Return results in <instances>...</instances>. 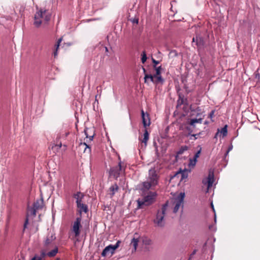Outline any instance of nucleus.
Returning a JSON list of instances; mask_svg holds the SVG:
<instances>
[{
    "label": "nucleus",
    "mask_w": 260,
    "mask_h": 260,
    "mask_svg": "<svg viewBox=\"0 0 260 260\" xmlns=\"http://www.w3.org/2000/svg\"><path fill=\"white\" fill-rule=\"evenodd\" d=\"M50 17L51 15L48 11L46 10H40L35 15L34 25L39 27L43 22L47 23L49 21Z\"/></svg>",
    "instance_id": "obj_1"
},
{
    "label": "nucleus",
    "mask_w": 260,
    "mask_h": 260,
    "mask_svg": "<svg viewBox=\"0 0 260 260\" xmlns=\"http://www.w3.org/2000/svg\"><path fill=\"white\" fill-rule=\"evenodd\" d=\"M157 193L156 192L149 191L143 199L137 200L138 208L142 209L144 206H148L151 205L155 202Z\"/></svg>",
    "instance_id": "obj_2"
},
{
    "label": "nucleus",
    "mask_w": 260,
    "mask_h": 260,
    "mask_svg": "<svg viewBox=\"0 0 260 260\" xmlns=\"http://www.w3.org/2000/svg\"><path fill=\"white\" fill-rule=\"evenodd\" d=\"M126 166L120 160L117 165L112 167L109 171L110 176L117 179L120 176L124 175Z\"/></svg>",
    "instance_id": "obj_3"
},
{
    "label": "nucleus",
    "mask_w": 260,
    "mask_h": 260,
    "mask_svg": "<svg viewBox=\"0 0 260 260\" xmlns=\"http://www.w3.org/2000/svg\"><path fill=\"white\" fill-rule=\"evenodd\" d=\"M168 207V203H166L162 206L160 210H158L154 223L157 226L162 227L165 225L164 217Z\"/></svg>",
    "instance_id": "obj_4"
},
{
    "label": "nucleus",
    "mask_w": 260,
    "mask_h": 260,
    "mask_svg": "<svg viewBox=\"0 0 260 260\" xmlns=\"http://www.w3.org/2000/svg\"><path fill=\"white\" fill-rule=\"evenodd\" d=\"M185 197V193L184 192H180L179 195L175 198L173 201V212L177 213L179 209L183 207V201Z\"/></svg>",
    "instance_id": "obj_5"
},
{
    "label": "nucleus",
    "mask_w": 260,
    "mask_h": 260,
    "mask_svg": "<svg viewBox=\"0 0 260 260\" xmlns=\"http://www.w3.org/2000/svg\"><path fill=\"white\" fill-rule=\"evenodd\" d=\"M120 243V241L118 240L115 245H113L111 244L106 246L102 252V256L105 257L109 254H110L111 255L113 254L115 250L119 247Z\"/></svg>",
    "instance_id": "obj_6"
},
{
    "label": "nucleus",
    "mask_w": 260,
    "mask_h": 260,
    "mask_svg": "<svg viewBox=\"0 0 260 260\" xmlns=\"http://www.w3.org/2000/svg\"><path fill=\"white\" fill-rule=\"evenodd\" d=\"M81 216L76 218L75 221L73 222L72 225V232L74 233L75 237H78L80 234V228L82 225L81 224Z\"/></svg>",
    "instance_id": "obj_7"
},
{
    "label": "nucleus",
    "mask_w": 260,
    "mask_h": 260,
    "mask_svg": "<svg viewBox=\"0 0 260 260\" xmlns=\"http://www.w3.org/2000/svg\"><path fill=\"white\" fill-rule=\"evenodd\" d=\"M158 178L154 170H150L147 181L155 187L158 184Z\"/></svg>",
    "instance_id": "obj_8"
},
{
    "label": "nucleus",
    "mask_w": 260,
    "mask_h": 260,
    "mask_svg": "<svg viewBox=\"0 0 260 260\" xmlns=\"http://www.w3.org/2000/svg\"><path fill=\"white\" fill-rule=\"evenodd\" d=\"M214 175L213 173H210L208 175V176L204 178L202 180V183L204 185H207V189L206 192L208 191L209 189L212 187L213 182H214Z\"/></svg>",
    "instance_id": "obj_9"
},
{
    "label": "nucleus",
    "mask_w": 260,
    "mask_h": 260,
    "mask_svg": "<svg viewBox=\"0 0 260 260\" xmlns=\"http://www.w3.org/2000/svg\"><path fill=\"white\" fill-rule=\"evenodd\" d=\"M141 115L144 126L145 128L149 126L151 123L149 114L147 113H145L143 110H141Z\"/></svg>",
    "instance_id": "obj_10"
},
{
    "label": "nucleus",
    "mask_w": 260,
    "mask_h": 260,
    "mask_svg": "<svg viewBox=\"0 0 260 260\" xmlns=\"http://www.w3.org/2000/svg\"><path fill=\"white\" fill-rule=\"evenodd\" d=\"M227 125H225L223 127L221 128V129H218L217 132L216 133L214 138L217 139L219 135L220 137L221 136L222 138H223L227 135Z\"/></svg>",
    "instance_id": "obj_11"
},
{
    "label": "nucleus",
    "mask_w": 260,
    "mask_h": 260,
    "mask_svg": "<svg viewBox=\"0 0 260 260\" xmlns=\"http://www.w3.org/2000/svg\"><path fill=\"white\" fill-rule=\"evenodd\" d=\"M175 177H180V181H182L184 179H186L187 178L188 172L186 170H184L183 171H179L175 174Z\"/></svg>",
    "instance_id": "obj_12"
},
{
    "label": "nucleus",
    "mask_w": 260,
    "mask_h": 260,
    "mask_svg": "<svg viewBox=\"0 0 260 260\" xmlns=\"http://www.w3.org/2000/svg\"><path fill=\"white\" fill-rule=\"evenodd\" d=\"M192 43L198 47H201L204 45L203 39L198 36H196V38H193Z\"/></svg>",
    "instance_id": "obj_13"
},
{
    "label": "nucleus",
    "mask_w": 260,
    "mask_h": 260,
    "mask_svg": "<svg viewBox=\"0 0 260 260\" xmlns=\"http://www.w3.org/2000/svg\"><path fill=\"white\" fill-rule=\"evenodd\" d=\"M202 150V148L200 147V149L194 154L192 159H190L189 165L194 166L197 161V159L199 157Z\"/></svg>",
    "instance_id": "obj_14"
},
{
    "label": "nucleus",
    "mask_w": 260,
    "mask_h": 260,
    "mask_svg": "<svg viewBox=\"0 0 260 260\" xmlns=\"http://www.w3.org/2000/svg\"><path fill=\"white\" fill-rule=\"evenodd\" d=\"M84 197V194L80 192H78L77 193L75 194L74 198L76 200L77 206L78 205H81L82 204V199Z\"/></svg>",
    "instance_id": "obj_15"
},
{
    "label": "nucleus",
    "mask_w": 260,
    "mask_h": 260,
    "mask_svg": "<svg viewBox=\"0 0 260 260\" xmlns=\"http://www.w3.org/2000/svg\"><path fill=\"white\" fill-rule=\"evenodd\" d=\"M33 206L38 210L42 209L43 207V200L42 199L37 200L34 202Z\"/></svg>",
    "instance_id": "obj_16"
},
{
    "label": "nucleus",
    "mask_w": 260,
    "mask_h": 260,
    "mask_svg": "<svg viewBox=\"0 0 260 260\" xmlns=\"http://www.w3.org/2000/svg\"><path fill=\"white\" fill-rule=\"evenodd\" d=\"M154 186L152 185L150 183H149L148 181H146L143 183V187L142 188V190H148L150 188H152Z\"/></svg>",
    "instance_id": "obj_17"
},
{
    "label": "nucleus",
    "mask_w": 260,
    "mask_h": 260,
    "mask_svg": "<svg viewBox=\"0 0 260 260\" xmlns=\"http://www.w3.org/2000/svg\"><path fill=\"white\" fill-rule=\"evenodd\" d=\"M56 239V237L55 236L54 234H53L52 233L51 234V235H49L48 237H47L46 240H45V245H48L50 244L52 242L55 240Z\"/></svg>",
    "instance_id": "obj_18"
},
{
    "label": "nucleus",
    "mask_w": 260,
    "mask_h": 260,
    "mask_svg": "<svg viewBox=\"0 0 260 260\" xmlns=\"http://www.w3.org/2000/svg\"><path fill=\"white\" fill-rule=\"evenodd\" d=\"M149 139V133L148 132V131L147 129H145L144 133L143 135V139L140 140L142 143H144L145 146H146L147 145V141Z\"/></svg>",
    "instance_id": "obj_19"
},
{
    "label": "nucleus",
    "mask_w": 260,
    "mask_h": 260,
    "mask_svg": "<svg viewBox=\"0 0 260 260\" xmlns=\"http://www.w3.org/2000/svg\"><path fill=\"white\" fill-rule=\"evenodd\" d=\"M138 242L139 240L138 238L134 237L133 239L132 240L131 244L134 247V249L132 250L133 252H136L137 248Z\"/></svg>",
    "instance_id": "obj_20"
},
{
    "label": "nucleus",
    "mask_w": 260,
    "mask_h": 260,
    "mask_svg": "<svg viewBox=\"0 0 260 260\" xmlns=\"http://www.w3.org/2000/svg\"><path fill=\"white\" fill-rule=\"evenodd\" d=\"M77 207L79 209V212L80 214H81L82 212L87 213L88 211L87 206L83 203L81 204V205H78Z\"/></svg>",
    "instance_id": "obj_21"
},
{
    "label": "nucleus",
    "mask_w": 260,
    "mask_h": 260,
    "mask_svg": "<svg viewBox=\"0 0 260 260\" xmlns=\"http://www.w3.org/2000/svg\"><path fill=\"white\" fill-rule=\"evenodd\" d=\"M154 75H152L151 74H145L144 77V80L145 83H148V80L154 83Z\"/></svg>",
    "instance_id": "obj_22"
},
{
    "label": "nucleus",
    "mask_w": 260,
    "mask_h": 260,
    "mask_svg": "<svg viewBox=\"0 0 260 260\" xmlns=\"http://www.w3.org/2000/svg\"><path fill=\"white\" fill-rule=\"evenodd\" d=\"M203 118H193L190 119L189 121V124L191 126H194V124L196 123H202Z\"/></svg>",
    "instance_id": "obj_23"
},
{
    "label": "nucleus",
    "mask_w": 260,
    "mask_h": 260,
    "mask_svg": "<svg viewBox=\"0 0 260 260\" xmlns=\"http://www.w3.org/2000/svg\"><path fill=\"white\" fill-rule=\"evenodd\" d=\"M58 247L55 246V247L53 250L47 253L46 255L50 257H53L56 255L58 252Z\"/></svg>",
    "instance_id": "obj_24"
},
{
    "label": "nucleus",
    "mask_w": 260,
    "mask_h": 260,
    "mask_svg": "<svg viewBox=\"0 0 260 260\" xmlns=\"http://www.w3.org/2000/svg\"><path fill=\"white\" fill-rule=\"evenodd\" d=\"M62 41V38H60L58 40L56 44H55V50L53 52V55H54V57H55L56 56H57V51H58V49L59 48V46L60 45V43Z\"/></svg>",
    "instance_id": "obj_25"
},
{
    "label": "nucleus",
    "mask_w": 260,
    "mask_h": 260,
    "mask_svg": "<svg viewBox=\"0 0 260 260\" xmlns=\"http://www.w3.org/2000/svg\"><path fill=\"white\" fill-rule=\"evenodd\" d=\"M154 83H163L164 82V79H162V77L161 75H158V76H156V75H154Z\"/></svg>",
    "instance_id": "obj_26"
},
{
    "label": "nucleus",
    "mask_w": 260,
    "mask_h": 260,
    "mask_svg": "<svg viewBox=\"0 0 260 260\" xmlns=\"http://www.w3.org/2000/svg\"><path fill=\"white\" fill-rule=\"evenodd\" d=\"M118 188H119V187H118V185H117V184H115L110 187V191H111L112 192V196L115 194V192L116 191H118Z\"/></svg>",
    "instance_id": "obj_27"
},
{
    "label": "nucleus",
    "mask_w": 260,
    "mask_h": 260,
    "mask_svg": "<svg viewBox=\"0 0 260 260\" xmlns=\"http://www.w3.org/2000/svg\"><path fill=\"white\" fill-rule=\"evenodd\" d=\"M38 209H36V208H35L33 206L32 208H30V209H29L28 211H29V214L33 215L34 216H35L36 215V211Z\"/></svg>",
    "instance_id": "obj_28"
},
{
    "label": "nucleus",
    "mask_w": 260,
    "mask_h": 260,
    "mask_svg": "<svg viewBox=\"0 0 260 260\" xmlns=\"http://www.w3.org/2000/svg\"><path fill=\"white\" fill-rule=\"evenodd\" d=\"M147 55L145 51H143L142 53L141 61L143 63H144L147 60Z\"/></svg>",
    "instance_id": "obj_29"
},
{
    "label": "nucleus",
    "mask_w": 260,
    "mask_h": 260,
    "mask_svg": "<svg viewBox=\"0 0 260 260\" xmlns=\"http://www.w3.org/2000/svg\"><path fill=\"white\" fill-rule=\"evenodd\" d=\"M143 243L145 245H150L151 243V241L150 239H149L147 238H145L143 240Z\"/></svg>",
    "instance_id": "obj_30"
},
{
    "label": "nucleus",
    "mask_w": 260,
    "mask_h": 260,
    "mask_svg": "<svg viewBox=\"0 0 260 260\" xmlns=\"http://www.w3.org/2000/svg\"><path fill=\"white\" fill-rule=\"evenodd\" d=\"M161 67L155 68V74L154 75L158 76L160 75Z\"/></svg>",
    "instance_id": "obj_31"
},
{
    "label": "nucleus",
    "mask_w": 260,
    "mask_h": 260,
    "mask_svg": "<svg viewBox=\"0 0 260 260\" xmlns=\"http://www.w3.org/2000/svg\"><path fill=\"white\" fill-rule=\"evenodd\" d=\"M178 105H181L184 104V99L181 98L180 96L177 101Z\"/></svg>",
    "instance_id": "obj_32"
},
{
    "label": "nucleus",
    "mask_w": 260,
    "mask_h": 260,
    "mask_svg": "<svg viewBox=\"0 0 260 260\" xmlns=\"http://www.w3.org/2000/svg\"><path fill=\"white\" fill-rule=\"evenodd\" d=\"M83 145L85 146L84 151H86L87 149L88 150L89 152H91V148L89 146L86 144V143H84L82 144Z\"/></svg>",
    "instance_id": "obj_33"
},
{
    "label": "nucleus",
    "mask_w": 260,
    "mask_h": 260,
    "mask_svg": "<svg viewBox=\"0 0 260 260\" xmlns=\"http://www.w3.org/2000/svg\"><path fill=\"white\" fill-rule=\"evenodd\" d=\"M194 111L197 112V116H199L201 113V109L200 108V107H197Z\"/></svg>",
    "instance_id": "obj_34"
},
{
    "label": "nucleus",
    "mask_w": 260,
    "mask_h": 260,
    "mask_svg": "<svg viewBox=\"0 0 260 260\" xmlns=\"http://www.w3.org/2000/svg\"><path fill=\"white\" fill-rule=\"evenodd\" d=\"M31 260H42V258L40 256H34L33 258H32L31 259ZM55 260H59V259L58 258H57Z\"/></svg>",
    "instance_id": "obj_35"
},
{
    "label": "nucleus",
    "mask_w": 260,
    "mask_h": 260,
    "mask_svg": "<svg viewBox=\"0 0 260 260\" xmlns=\"http://www.w3.org/2000/svg\"><path fill=\"white\" fill-rule=\"evenodd\" d=\"M232 148H233V146L232 145L229 147L228 149L227 150V151L225 154V156L228 155L229 152L232 150Z\"/></svg>",
    "instance_id": "obj_36"
},
{
    "label": "nucleus",
    "mask_w": 260,
    "mask_h": 260,
    "mask_svg": "<svg viewBox=\"0 0 260 260\" xmlns=\"http://www.w3.org/2000/svg\"><path fill=\"white\" fill-rule=\"evenodd\" d=\"M69 132H65L64 134H62L60 137L66 138L69 134Z\"/></svg>",
    "instance_id": "obj_37"
},
{
    "label": "nucleus",
    "mask_w": 260,
    "mask_h": 260,
    "mask_svg": "<svg viewBox=\"0 0 260 260\" xmlns=\"http://www.w3.org/2000/svg\"><path fill=\"white\" fill-rule=\"evenodd\" d=\"M61 146H62V144L61 143H60L59 144H56L54 145V146H53L52 147V149H53V148H57V149H59L61 147Z\"/></svg>",
    "instance_id": "obj_38"
},
{
    "label": "nucleus",
    "mask_w": 260,
    "mask_h": 260,
    "mask_svg": "<svg viewBox=\"0 0 260 260\" xmlns=\"http://www.w3.org/2000/svg\"><path fill=\"white\" fill-rule=\"evenodd\" d=\"M214 112H215V111L214 110H212L209 114V117L210 118H212V117H213L214 115Z\"/></svg>",
    "instance_id": "obj_39"
},
{
    "label": "nucleus",
    "mask_w": 260,
    "mask_h": 260,
    "mask_svg": "<svg viewBox=\"0 0 260 260\" xmlns=\"http://www.w3.org/2000/svg\"><path fill=\"white\" fill-rule=\"evenodd\" d=\"M196 252H197V250L194 249L192 252L191 253V254L190 255V256H189V259H190L192 256L196 253Z\"/></svg>",
    "instance_id": "obj_40"
},
{
    "label": "nucleus",
    "mask_w": 260,
    "mask_h": 260,
    "mask_svg": "<svg viewBox=\"0 0 260 260\" xmlns=\"http://www.w3.org/2000/svg\"><path fill=\"white\" fill-rule=\"evenodd\" d=\"M28 219L27 218L24 222V229L26 228V225L28 224Z\"/></svg>",
    "instance_id": "obj_41"
},
{
    "label": "nucleus",
    "mask_w": 260,
    "mask_h": 260,
    "mask_svg": "<svg viewBox=\"0 0 260 260\" xmlns=\"http://www.w3.org/2000/svg\"><path fill=\"white\" fill-rule=\"evenodd\" d=\"M200 134V133L197 134L192 135L191 136L194 137V139H197L198 138V136Z\"/></svg>",
    "instance_id": "obj_42"
},
{
    "label": "nucleus",
    "mask_w": 260,
    "mask_h": 260,
    "mask_svg": "<svg viewBox=\"0 0 260 260\" xmlns=\"http://www.w3.org/2000/svg\"><path fill=\"white\" fill-rule=\"evenodd\" d=\"M211 207L212 208V210H213V212L215 213V209H214V206H213V205L212 203H211Z\"/></svg>",
    "instance_id": "obj_43"
},
{
    "label": "nucleus",
    "mask_w": 260,
    "mask_h": 260,
    "mask_svg": "<svg viewBox=\"0 0 260 260\" xmlns=\"http://www.w3.org/2000/svg\"><path fill=\"white\" fill-rule=\"evenodd\" d=\"M153 62L155 64H157L158 63V61L154 60V59H153Z\"/></svg>",
    "instance_id": "obj_44"
},
{
    "label": "nucleus",
    "mask_w": 260,
    "mask_h": 260,
    "mask_svg": "<svg viewBox=\"0 0 260 260\" xmlns=\"http://www.w3.org/2000/svg\"><path fill=\"white\" fill-rule=\"evenodd\" d=\"M209 228L210 230H213V229L214 228V225H210Z\"/></svg>",
    "instance_id": "obj_45"
},
{
    "label": "nucleus",
    "mask_w": 260,
    "mask_h": 260,
    "mask_svg": "<svg viewBox=\"0 0 260 260\" xmlns=\"http://www.w3.org/2000/svg\"><path fill=\"white\" fill-rule=\"evenodd\" d=\"M93 136H89V140H90V141H91V140H92V139H93Z\"/></svg>",
    "instance_id": "obj_46"
},
{
    "label": "nucleus",
    "mask_w": 260,
    "mask_h": 260,
    "mask_svg": "<svg viewBox=\"0 0 260 260\" xmlns=\"http://www.w3.org/2000/svg\"><path fill=\"white\" fill-rule=\"evenodd\" d=\"M214 221H215V222L216 221V215L215 214L214 215Z\"/></svg>",
    "instance_id": "obj_47"
},
{
    "label": "nucleus",
    "mask_w": 260,
    "mask_h": 260,
    "mask_svg": "<svg viewBox=\"0 0 260 260\" xmlns=\"http://www.w3.org/2000/svg\"><path fill=\"white\" fill-rule=\"evenodd\" d=\"M143 70L144 72L145 73V72H146V70H145V69L143 68Z\"/></svg>",
    "instance_id": "obj_48"
},
{
    "label": "nucleus",
    "mask_w": 260,
    "mask_h": 260,
    "mask_svg": "<svg viewBox=\"0 0 260 260\" xmlns=\"http://www.w3.org/2000/svg\"><path fill=\"white\" fill-rule=\"evenodd\" d=\"M105 49L106 51H108V48L107 47H105Z\"/></svg>",
    "instance_id": "obj_49"
},
{
    "label": "nucleus",
    "mask_w": 260,
    "mask_h": 260,
    "mask_svg": "<svg viewBox=\"0 0 260 260\" xmlns=\"http://www.w3.org/2000/svg\"><path fill=\"white\" fill-rule=\"evenodd\" d=\"M135 22L138 23V20H137L136 21H135Z\"/></svg>",
    "instance_id": "obj_50"
},
{
    "label": "nucleus",
    "mask_w": 260,
    "mask_h": 260,
    "mask_svg": "<svg viewBox=\"0 0 260 260\" xmlns=\"http://www.w3.org/2000/svg\"><path fill=\"white\" fill-rule=\"evenodd\" d=\"M188 260H190L189 259Z\"/></svg>",
    "instance_id": "obj_51"
}]
</instances>
